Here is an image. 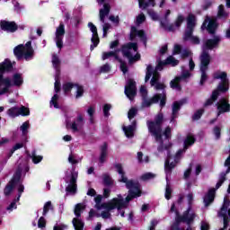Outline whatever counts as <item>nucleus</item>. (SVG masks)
<instances>
[{"mask_svg": "<svg viewBox=\"0 0 230 230\" xmlns=\"http://www.w3.org/2000/svg\"><path fill=\"white\" fill-rule=\"evenodd\" d=\"M182 22H184V16L182 14H179L174 22L175 28H181V26H182Z\"/></svg>", "mask_w": 230, "mask_h": 230, "instance_id": "52", "label": "nucleus"}, {"mask_svg": "<svg viewBox=\"0 0 230 230\" xmlns=\"http://www.w3.org/2000/svg\"><path fill=\"white\" fill-rule=\"evenodd\" d=\"M136 37H138L141 42H143L144 46L146 47V42L148 40V39L146 38V33H145L143 30L138 31L137 28L133 26L131 27L130 40H134Z\"/></svg>", "mask_w": 230, "mask_h": 230, "instance_id": "18", "label": "nucleus"}, {"mask_svg": "<svg viewBox=\"0 0 230 230\" xmlns=\"http://www.w3.org/2000/svg\"><path fill=\"white\" fill-rule=\"evenodd\" d=\"M165 65L166 66H172V67H175V66H179V60L173 58V56H169L165 59Z\"/></svg>", "mask_w": 230, "mask_h": 230, "instance_id": "42", "label": "nucleus"}, {"mask_svg": "<svg viewBox=\"0 0 230 230\" xmlns=\"http://www.w3.org/2000/svg\"><path fill=\"white\" fill-rule=\"evenodd\" d=\"M18 116H30V108L22 105L21 107H18Z\"/></svg>", "mask_w": 230, "mask_h": 230, "instance_id": "43", "label": "nucleus"}, {"mask_svg": "<svg viewBox=\"0 0 230 230\" xmlns=\"http://www.w3.org/2000/svg\"><path fill=\"white\" fill-rule=\"evenodd\" d=\"M197 26V17L194 14H189L187 17V27L183 34V40L187 41L193 37V31Z\"/></svg>", "mask_w": 230, "mask_h": 230, "instance_id": "9", "label": "nucleus"}, {"mask_svg": "<svg viewBox=\"0 0 230 230\" xmlns=\"http://www.w3.org/2000/svg\"><path fill=\"white\" fill-rule=\"evenodd\" d=\"M140 94L142 98V107L148 108L154 105V103H159L161 100V93H155L152 98L148 99V90H146L145 86L140 87Z\"/></svg>", "mask_w": 230, "mask_h": 230, "instance_id": "8", "label": "nucleus"}, {"mask_svg": "<svg viewBox=\"0 0 230 230\" xmlns=\"http://www.w3.org/2000/svg\"><path fill=\"white\" fill-rule=\"evenodd\" d=\"M214 80H221L217 84V91L220 93H227L229 91V78H227V72L217 71L213 74Z\"/></svg>", "mask_w": 230, "mask_h": 230, "instance_id": "6", "label": "nucleus"}, {"mask_svg": "<svg viewBox=\"0 0 230 230\" xmlns=\"http://www.w3.org/2000/svg\"><path fill=\"white\" fill-rule=\"evenodd\" d=\"M85 209V206L82 203H77L75 207L74 213L77 218H80L82 217V211Z\"/></svg>", "mask_w": 230, "mask_h": 230, "instance_id": "38", "label": "nucleus"}, {"mask_svg": "<svg viewBox=\"0 0 230 230\" xmlns=\"http://www.w3.org/2000/svg\"><path fill=\"white\" fill-rule=\"evenodd\" d=\"M197 215H195V212H192L188 217V214L177 216L175 222L171 226L170 230H183L181 228V224H186L188 226H191L193 222H195V217Z\"/></svg>", "mask_w": 230, "mask_h": 230, "instance_id": "5", "label": "nucleus"}, {"mask_svg": "<svg viewBox=\"0 0 230 230\" xmlns=\"http://www.w3.org/2000/svg\"><path fill=\"white\" fill-rule=\"evenodd\" d=\"M137 115V109L136 108H131L128 112V119H133V118H136Z\"/></svg>", "mask_w": 230, "mask_h": 230, "instance_id": "59", "label": "nucleus"}, {"mask_svg": "<svg viewBox=\"0 0 230 230\" xmlns=\"http://www.w3.org/2000/svg\"><path fill=\"white\" fill-rule=\"evenodd\" d=\"M217 17H227V13H226L224 4L218 6Z\"/></svg>", "mask_w": 230, "mask_h": 230, "instance_id": "56", "label": "nucleus"}, {"mask_svg": "<svg viewBox=\"0 0 230 230\" xmlns=\"http://www.w3.org/2000/svg\"><path fill=\"white\" fill-rule=\"evenodd\" d=\"M72 224L75 230H84V226H85L84 221H82L81 219H79L77 217L73 218Z\"/></svg>", "mask_w": 230, "mask_h": 230, "instance_id": "37", "label": "nucleus"}, {"mask_svg": "<svg viewBox=\"0 0 230 230\" xmlns=\"http://www.w3.org/2000/svg\"><path fill=\"white\" fill-rule=\"evenodd\" d=\"M102 184L107 188L114 186V180H112V177L109 173H104L102 174Z\"/></svg>", "mask_w": 230, "mask_h": 230, "instance_id": "34", "label": "nucleus"}, {"mask_svg": "<svg viewBox=\"0 0 230 230\" xmlns=\"http://www.w3.org/2000/svg\"><path fill=\"white\" fill-rule=\"evenodd\" d=\"M3 85H4V87L0 90V95L3 96V94H6V93L10 92V87H13V84H12V81H9L8 79H5L4 81Z\"/></svg>", "mask_w": 230, "mask_h": 230, "instance_id": "36", "label": "nucleus"}, {"mask_svg": "<svg viewBox=\"0 0 230 230\" xmlns=\"http://www.w3.org/2000/svg\"><path fill=\"white\" fill-rule=\"evenodd\" d=\"M64 35H66V27L60 22L56 30V37H64Z\"/></svg>", "mask_w": 230, "mask_h": 230, "instance_id": "47", "label": "nucleus"}, {"mask_svg": "<svg viewBox=\"0 0 230 230\" xmlns=\"http://www.w3.org/2000/svg\"><path fill=\"white\" fill-rule=\"evenodd\" d=\"M28 128H30V121H25L20 127L22 136H28Z\"/></svg>", "mask_w": 230, "mask_h": 230, "instance_id": "49", "label": "nucleus"}, {"mask_svg": "<svg viewBox=\"0 0 230 230\" xmlns=\"http://www.w3.org/2000/svg\"><path fill=\"white\" fill-rule=\"evenodd\" d=\"M100 150L101 155L99 157V163L103 164V163H105V159L107 158V150H109V145L107 144V142H104L102 146H101Z\"/></svg>", "mask_w": 230, "mask_h": 230, "instance_id": "29", "label": "nucleus"}, {"mask_svg": "<svg viewBox=\"0 0 230 230\" xmlns=\"http://www.w3.org/2000/svg\"><path fill=\"white\" fill-rule=\"evenodd\" d=\"M7 114L10 116V118H18L19 116V107L13 106L7 110Z\"/></svg>", "mask_w": 230, "mask_h": 230, "instance_id": "45", "label": "nucleus"}, {"mask_svg": "<svg viewBox=\"0 0 230 230\" xmlns=\"http://www.w3.org/2000/svg\"><path fill=\"white\" fill-rule=\"evenodd\" d=\"M177 166V164L174 162L170 163V159H166L164 162V172L166 174V179H168V175H172V170Z\"/></svg>", "mask_w": 230, "mask_h": 230, "instance_id": "30", "label": "nucleus"}, {"mask_svg": "<svg viewBox=\"0 0 230 230\" xmlns=\"http://www.w3.org/2000/svg\"><path fill=\"white\" fill-rule=\"evenodd\" d=\"M155 174L152 172H146L141 176L142 181H150L151 179H155Z\"/></svg>", "mask_w": 230, "mask_h": 230, "instance_id": "58", "label": "nucleus"}, {"mask_svg": "<svg viewBox=\"0 0 230 230\" xmlns=\"http://www.w3.org/2000/svg\"><path fill=\"white\" fill-rule=\"evenodd\" d=\"M111 13V4H103V8L99 11L100 21L102 23H105V18Z\"/></svg>", "mask_w": 230, "mask_h": 230, "instance_id": "24", "label": "nucleus"}, {"mask_svg": "<svg viewBox=\"0 0 230 230\" xmlns=\"http://www.w3.org/2000/svg\"><path fill=\"white\" fill-rule=\"evenodd\" d=\"M218 217H223L224 229H227V227H229V217L227 216V212H218Z\"/></svg>", "mask_w": 230, "mask_h": 230, "instance_id": "44", "label": "nucleus"}, {"mask_svg": "<svg viewBox=\"0 0 230 230\" xmlns=\"http://www.w3.org/2000/svg\"><path fill=\"white\" fill-rule=\"evenodd\" d=\"M76 181H78V172L73 169L70 172L69 184L66 187V193H72V195L76 193V190H78Z\"/></svg>", "mask_w": 230, "mask_h": 230, "instance_id": "12", "label": "nucleus"}, {"mask_svg": "<svg viewBox=\"0 0 230 230\" xmlns=\"http://www.w3.org/2000/svg\"><path fill=\"white\" fill-rule=\"evenodd\" d=\"M204 112H205L204 109H199V110L196 111L192 116V120L199 121V119H200V118H202V115L204 114Z\"/></svg>", "mask_w": 230, "mask_h": 230, "instance_id": "50", "label": "nucleus"}, {"mask_svg": "<svg viewBox=\"0 0 230 230\" xmlns=\"http://www.w3.org/2000/svg\"><path fill=\"white\" fill-rule=\"evenodd\" d=\"M24 147V144L23 143H16L13 148L11 149L10 151V155L9 157H12V155L17 151V150H21V148H23Z\"/></svg>", "mask_w": 230, "mask_h": 230, "instance_id": "54", "label": "nucleus"}, {"mask_svg": "<svg viewBox=\"0 0 230 230\" xmlns=\"http://www.w3.org/2000/svg\"><path fill=\"white\" fill-rule=\"evenodd\" d=\"M190 76H191V74L189 71L183 72L181 76H176L173 80L170 82L171 89H176V91H182L181 82H182V80H186V78H190Z\"/></svg>", "mask_w": 230, "mask_h": 230, "instance_id": "15", "label": "nucleus"}, {"mask_svg": "<svg viewBox=\"0 0 230 230\" xmlns=\"http://www.w3.org/2000/svg\"><path fill=\"white\" fill-rule=\"evenodd\" d=\"M220 93L221 92L219 90H214L212 92L210 98H208L203 104V107H210V105H213V102L218 100V96H220Z\"/></svg>", "mask_w": 230, "mask_h": 230, "instance_id": "26", "label": "nucleus"}, {"mask_svg": "<svg viewBox=\"0 0 230 230\" xmlns=\"http://www.w3.org/2000/svg\"><path fill=\"white\" fill-rule=\"evenodd\" d=\"M22 177V168L18 167L14 172L12 179L9 181L8 184L4 189V194L5 197H10L12 191L15 189L17 184H20L21 178Z\"/></svg>", "mask_w": 230, "mask_h": 230, "instance_id": "4", "label": "nucleus"}, {"mask_svg": "<svg viewBox=\"0 0 230 230\" xmlns=\"http://www.w3.org/2000/svg\"><path fill=\"white\" fill-rule=\"evenodd\" d=\"M0 28L2 31H6L7 33H15V31L19 30V25H17L15 22L2 20L0 22Z\"/></svg>", "mask_w": 230, "mask_h": 230, "instance_id": "16", "label": "nucleus"}, {"mask_svg": "<svg viewBox=\"0 0 230 230\" xmlns=\"http://www.w3.org/2000/svg\"><path fill=\"white\" fill-rule=\"evenodd\" d=\"M163 123H164V114L163 112H159L154 120L146 121L148 132L159 143L157 146L158 152H164V150L172 148V143L164 146V140H163V136H164L165 139H172V128L167 126L163 133Z\"/></svg>", "mask_w": 230, "mask_h": 230, "instance_id": "1", "label": "nucleus"}, {"mask_svg": "<svg viewBox=\"0 0 230 230\" xmlns=\"http://www.w3.org/2000/svg\"><path fill=\"white\" fill-rule=\"evenodd\" d=\"M76 83L67 82L63 84L62 89L65 94H67V93H71L73 91V87H75Z\"/></svg>", "mask_w": 230, "mask_h": 230, "instance_id": "40", "label": "nucleus"}, {"mask_svg": "<svg viewBox=\"0 0 230 230\" xmlns=\"http://www.w3.org/2000/svg\"><path fill=\"white\" fill-rule=\"evenodd\" d=\"M52 65L56 70V75H60V58L57 54L52 55Z\"/></svg>", "mask_w": 230, "mask_h": 230, "instance_id": "33", "label": "nucleus"}, {"mask_svg": "<svg viewBox=\"0 0 230 230\" xmlns=\"http://www.w3.org/2000/svg\"><path fill=\"white\" fill-rule=\"evenodd\" d=\"M31 159L34 164H39V163H40L44 157L42 155H37L34 151L31 154Z\"/></svg>", "mask_w": 230, "mask_h": 230, "instance_id": "53", "label": "nucleus"}, {"mask_svg": "<svg viewBox=\"0 0 230 230\" xmlns=\"http://www.w3.org/2000/svg\"><path fill=\"white\" fill-rule=\"evenodd\" d=\"M215 195H217V189L215 188L209 189L208 193L204 196V199H203L205 208H208V206H211V204L215 202Z\"/></svg>", "mask_w": 230, "mask_h": 230, "instance_id": "20", "label": "nucleus"}, {"mask_svg": "<svg viewBox=\"0 0 230 230\" xmlns=\"http://www.w3.org/2000/svg\"><path fill=\"white\" fill-rule=\"evenodd\" d=\"M93 44L90 46L91 51L94 49V48H98V44H100V37L97 34H93L91 39Z\"/></svg>", "mask_w": 230, "mask_h": 230, "instance_id": "41", "label": "nucleus"}, {"mask_svg": "<svg viewBox=\"0 0 230 230\" xmlns=\"http://www.w3.org/2000/svg\"><path fill=\"white\" fill-rule=\"evenodd\" d=\"M13 70V65L12 61L8 58H5L2 63H0V73H10Z\"/></svg>", "mask_w": 230, "mask_h": 230, "instance_id": "25", "label": "nucleus"}, {"mask_svg": "<svg viewBox=\"0 0 230 230\" xmlns=\"http://www.w3.org/2000/svg\"><path fill=\"white\" fill-rule=\"evenodd\" d=\"M230 208V199L227 197L224 198L223 205L220 208L219 213H227V209Z\"/></svg>", "mask_w": 230, "mask_h": 230, "instance_id": "46", "label": "nucleus"}, {"mask_svg": "<svg viewBox=\"0 0 230 230\" xmlns=\"http://www.w3.org/2000/svg\"><path fill=\"white\" fill-rule=\"evenodd\" d=\"M119 197L120 198H113L110 202L102 203V208L107 211H112V209L116 208L119 211L120 209H123V208H127V204H128V202H127V198L123 199L121 196Z\"/></svg>", "mask_w": 230, "mask_h": 230, "instance_id": "7", "label": "nucleus"}, {"mask_svg": "<svg viewBox=\"0 0 230 230\" xmlns=\"http://www.w3.org/2000/svg\"><path fill=\"white\" fill-rule=\"evenodd\" d=\"M49 209H51V201H47L43 207V217H46V215H48Z\"/></svg>", "mask_w": 230, "mask_h": 230, "instance_id": "60", "label": "nucleus"}, {"mask_svg": "<svg viewBox=\"0 0 230 230\" xmlns=\"http://www.w3.org/2000/svg\"><path fill=\"white\" fill-rule=\"evenodd\" d=\"M146 21V17L145 16L144 13H140L137 17V24H143Z\"/></svg>", "mask_w": 230, "mask_h": 230, "instance_id": "63", "label": "nucleus"}, {"mask_svg": "<svg viewBox=\"0 0 230 230\" xmlns=\"http://www.w3.org/2000/svg\"><path fill=\"white\" fill-rule=\"evenodd\" d=\"M225 166H226L227 169H226V172H224V173H226L227 175V173H230V155H228V157L225 161Z\"/></svg>", "mask_w": 230, "mask_h": 230, "instance_id": "64", "label": "nucleus"}, {"mask_svg": "<svg viewBox=\"0 0 230 230\" xmlns=\"http://www.w3.org/2000/svg\"><path fill=\"white\" fill-rule=\"evenodd\" d=\"M120 179L119 182H123L126 184L128 191V196L126 197V202H130V200H134V199H137L143 195V191L141 190V184L139 181H134V180H128L126 176V172L120 173Z\"/></svg>", "mask_w": 230, "mask_h": 230, "instance_id": "2", "label": "nucleus"}, {"mask_svg": "<svg viewBox=\"0 0 230 230\" xmlns=\"http://www.w3.org/2000/svg\"><path fill=\"white\" fill-rule=\"evenodd\" d=\"M187 200H188V208L182 213V215H187V218H190L191 216V206H193V193H189L187 195Z\"/></svg>", "mask_w": 230, "mask_h": 230, "instance_id": "32", "label": "nucleus"}, {"mask_svg": "<svg viewBox=\"0 0 230 230\" xmlns=\"http://www.w3.org/2000/svg\"><path fill=\"white\" fill-rule=\"evenodd\" d=\"M75 87H76L75 100H78L84 96L85 90L84 89V85H81L78 83H75Z\"/></svg>", "mask_w": 230, "mask_h": 230, "instance_id": "35", "label": "nucleus"}, {"mask_svg": "<svg viewBox=\"0 0 230 230\" xmlns=\"http://www.w3.org/2000/svg\"><path fill=\"white\" fill-rule=\"evenodd\" d=\"M226 177H227V174L224 173V172L219 174V180L216 184V190H218L222 186V184L226 182Z\"/></svg>", "mask_w": 230, "mask_h": 230, "instance_id": "48", "label": "nucleus"}, {"mask_svg": "<svg viewBox=\"0 0 230 230\" xmlns=\"http://www.w3.org/2000/svg\"><path fill=\"white\" fill-rule=\"evenodd\" d=\"M124 93L128 98V100L132 101L137 95V87L136 86V81L134 79H128V84L125 86Z\"/></svg>", "mask_w": 230, "mask_h": 230, "instance_id": "14", "label": "nucleus"}, {"mask_svg": "<svg viewBox=\"0 0 230 230\" xmlns=\"http://www.w3.org/2000/svg\"><path fill=\"white\" fill-rule=\"evenodd\" d=\"M186 103V99H181L180 101H175L172 103V112L171 117V121H175L177 118V114H179V111H181V107Z\"/></svg>", "mask_w": 230, "mask_h": 230, "instance_id": "22", "label": "nucleus"}, {"mask_svg": "<svg viewBox=\"0 0 230 230\" xmlns=\"http://www.w3.org/2000/svg\"><path fill=\"white\" fill-rule=\"evenodd\" d=\"M209 64H211V56L208 51H202L200 56V73L201 77L199 81V85H204L208 82V69H209Z\"/></svg>", "mask_w": 230, "mask_h": 230, "instance_id": "3", "label": "nucleus"}, {"mask_svg": "<svg viewBox=\"0 0 230 230\" xmlns=\"http://www.w3.org/2000/svg\"><path fill=\"white\" fill-rule=\"evenodd\" d=\"M84 125L85 122L84 121V115L82 113H78L75 120L73 123L66 122V128H71L72 132H80L82 128H84Z\"/></svg>", "mask_w": 230, "mask_h": 230, "instance_id": "13", "label": "nucleus"}, {"mask_svg": "<svg viewBox=\"0 0 230 230\" xmlns=\"http://www.w3.org/2000/svg\"><path fill=\"white\" fill-rule=\"evenodd\" d=\"M24 84V78H22V74L15 73L13 75V87H21Z\"/></svg>", "mask_w": 230, "mask_h": 230, "instance_id": "27", "label": "nucleus"}, {"mask_svg": "<svg viewBox=\"0 0 230 230\" xmlns=\"http://www.w3.org/2000/svg\"><path fill=\"white\" fill-rule=\"evenodd\" d=\"M222 42V37L220 35H214L213 38L208 39L203 43V51H213V49H218L220 43Z\"/></svg>", "mask_w": 230, "mask_h": 230, "instance_id": "10", "label": "nucleus"}, {"mask_svg": "<svg viewBox=\"0 0 230 230\" xmlns=\"http://www.w3.org/2000/svg\"><path fill=\"white\" fill-rule=\"evenodd\" d=\"M214 135L216 136V139H219L222 136V129L220 127L216 126L213 129Z\"/></svg>", "mask_w": 230, "mask_h": 230, "instance_id": "62", "label": "nucleus"}, {"mask_svg": "<svg viewBox=\"0 0 230 230\" xmlns=\"http://www.w3.org/2000/svg\"><path fill=\"white\" fill-rule=\"evenodd\" d=\"M137 127V120L136 119L132 120L131 125L123 127V131L125 132L126 137H132L134 136V132H136Z\"/></svg>", "mask_w": 230, "mask_h": 230, "instance_id": "23", "label": "nucleus"}, {"mask_svg": "<svg viewBox=\"0 0 230 230\" xmlns=\"http://www.w3.org/2000/svg\"><path fill=\"white\" fill-rule=\"evenodd\" d=\"M196 141H197V138H195V136L191 134H188L183 141L184 150H188L190 146H193Z\"/></svg>", "mask_w": 230, "mask_h": 230, "instance_id": "28", "label": "nucleus"}, {"mask_svg": "<svg viewBox=\"0 0 230 230\" xmlns=\"http://www.w3.org/2000/svg\"><path fill=\"white\" fill-rule=\"evenodd\" d=\"M170 13H172V11L167 10L164 14V21L160 22V26L165 31L173 33V31H175V25H173V23H170V19H168V17H170Z\"/></svg>", "mask_w": 230, "mask_h": 230, "instance_id": "17", "label": "nucleus"}, {"mask_svg": "<svg viewBox=\"0 0 230 230\" xmlns=\"http://www.w3.org/2000/svg\"><path fill=\"white\" fill-rule=\"evenodd\" d=\"M201 30H207L209 35H216L218 30V21L217 18L207 17L201 25Z\"/></svg>", "mask_w": 230, "mask_h": 230, "instance_id": "11", "label": "nucleus"}, {"mask_svg": "<svg viewBox=\"0 0 230 230\" xmlns=\"http://www.w3.org/2000/svg\"><path fill=\"white\" fill-rule=\"evenodd\" d=\"M111 109H112V105L106 103L103 105L102 107V111H103V114H104V118H109V116H111Z\"/></svg>", "mask_w": 230, "mask_h": 230, "instance_id": "51", "label": "nucleus"}, {"mask_svg": "<svg viewBox=\"0 0 230 230\" xmlns=\"http://www.w3.org/2000/svg\"><path fill=\"white\" fill-rule=\"evenodd\" d=\"M24 51H26V47L22 44H20L13 49V53L17 60H21V58L24 57Z\"/></svg>", "mask_w": 230, "mask_h": 230, "instance_id": "31", "label": "nucleus"}, {"mask_svg": "<svg viewBox=\"0 0 230 230\" xmlns=\"http://www.w3.org/2000/svg\"><path fill=\"white\" fill-rule=\"evenodd\" d=\"M130 49H133L134 51H137V43L128 42V44L123 45L121 48V53L123 57H125L126 58H128V57H130V55L132 54Z\"/></svg>", "mask_w": 230, "mask_h": 230, "instance_id": "21", "label": "nucleus"}, {"mask_svg": "<svg viewBox=\"0 0 230 230\" xmlns=\"http://www.w3.org/2000/svg\"><path fill=\"white\" fill-rule=\"evenodd\" d=\"M50 103H52L55 109H59L60 106H58V93H55L53 95Z\"/></svg>", "mask_w": 230, "mask_h": 230, "instance_id": "55", "label": "nucleus"}, {"mask_svg": "<svg viewBox=\"0 0 230 230\" xmlns=\"http://www.w3.org/2000/svg\"><path fill=\"white\" fill-rule=\"evenodd\" d=\"M64 37H57L56 36V46L58 49H62L64 48Z\"/></svg>", "mask_w": 230, "mask_h": 230, "instance_id": "57", "label": "nucleus"}, {"mask_svg": "<svg viewBox=\"0 0 230 230\" xmlns=\"http://www.w3.org/2000/svg\"><path fill=\"white\" fill-rule=\"evenodd\" d=\"M33 53H35L34 50H25L23 52V58H25V60H30V58H33Z\"/></svg>", "mask_w": 230, "mask_h": 230, "instance_id": "61", "label": "nucleus"}, {"mask_svg": "<svg viewBox=\"0 0 230 230\" xmlns=\"http://www.w3.org/2000/svg\"><path fill=\"white\" fill-rule=\"evenodd\" d=\"M61 84H60V74H56L55 75V84H54V91L56 94L60 93Z\"/></svg>", "mask_w": 230, "mask_h": 230, "instance_id": "39", "label": "nucleus"}, {"mask_svg": "<svg viewBox=\"0 0 230 230\" xmlns=\"http://www.w3.org/2000/svg\"><path fill=\"white\" fill-rule=\"evenodd\" d=\"M216 105L218 111L217 116H220V114H226V112H230V104L227 99L222 98Z\"/></svg>", "mask_w": 230, "mask_h": 230, "instance_id": "19", "label": "nucleus"}]
</instances>
